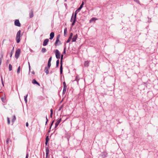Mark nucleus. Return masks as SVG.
I'll list each match as a JSON object with an SVG mask.
<instances>
[{"label":"nucleus","instance_id":"obj_31","mask_svg":"<svg viewBox=\"0 0 158 158\" xmlns=\"http://www.w3.org/2000/svg\"><path fill=\"white\" fill-rule=\"evenodd\" d=\"M3 59V55L2 54V55L1 56L0 58V65H1L2 63V60Z\"/></svg>","mask_w":158,"mask_h":158},{"label":"nucleus","instance_id":"obj_17","mask_svg":"<svg viewBox=\"0 0 158 158\" xmlns=\"http://www.w3.org/2000/svg\"><path fill=\"white\" fill-rule=\"evenodd\" d=\"M107 154L106 152H103L102 153V158H105L107 156Z\"/></svg>","mask_w":158,"mask_h":158},{"label":"nucleus","instance_id":"obj_18","mask_svg":"<svg viewBox=\"0 0 158 158\" xmlns=\"http://www.w3.org/2000/svg\"><path fill=\"white\" fill-rule=\"evenodd\" d=\"M2 101L4 103H5L6 102V98L5 95L2 97H1Z\"/></svg>","mask_w":158,"mask_h":158},{"label":"nucleus","instance_id":"obj_6","mask_svg":"<svg viewBox=\"0 0 158 158\" xmlns=\"http://www.w3.org/2000/svg\"><path fill=\"white\" fill-rule=\"evenodd\" d=\"M63 89L62 92V94L63 95L66 92V89H67V85H66V83L65 81L63 82Z\"/></svg>","mask_w":158,"mask_h":158},{"label":"nucleus","instance_id":"obj_53","mask_svg":"<svg viewBox=\"0 0 158 158\" xmlns=\"http://www.w3.org/2000/svg\"><path fill=\"white\" fill-rule=\"evenodd\" d=\"M32 73H33V74H35V73H34V72H32Z\"/></svg>","mask_w":158,"mask_h":158},{"label":"nucleus","instance_id":"obj_47","mask_svg":"<svg viewBox=\"0 0 158 158\" xmlns=\"http://www.w3.org/2000/svg\"><path fill=\"white\" fill-rule=\"evenodd\" d=\"M26 127H28V122H27L26 123Z\"/></svg>","mask_w":158,"mask_h":158},{"label":"nucleus","instance_id":"obj_24","mask_svg":"<svg viewBox=\"0 0 158 158\" xmlns=\"http://www.w3.org/2000/svg\"><path fill=\"white\" fill-rule=\"evenodd\" d=\"M59 60L58 59L56 61V67L58 68L59 67Z\"/></svg>","mask_w":158,"mask_h":158},{"label":"nucleus","instance_id":"obj_40","mask_svg":"<svg viewBox=\"0 0 158 158\" xmlns=\"http://www.w3.org/2000/svg\"><path fill=\"white\" fill-rule=\"evenodd\" d=\"M7 123H8V124H10V120L9 118L7 117Z\"/></svg>","mask_w":158,"mask_h":158},{"label":"nucleus","instance_id":"obj_44","mask_svg":"<svg viewBox=\"0 0 158 158\" xmlns=\"http://www.w3.org/2000/svg\"><path fill=\"white\" fill-rule=\"evenodd\" d=\"M29 156V154L28 153H27L26 155V156L25 158H28Z\"/></svg>","mask_w":158,"mask_h":158},{"label":"nucleus","instance_id":"obj_36","mask_svg":"<svg viewBox=\"0 0 158 158\" xmlns=\"http://www.w3.org/2000/svg\"><path fill=\"white\" fill-rule=\"evenodd\" d=\"M134 1L138 4H140V3L139 0H134Z\"/></svg>","mask_w":158,"mask_h":158},{"label":"nucleus","instance_id":"obj_3","mask_svg":"<svg viewBox=\"0 0 158 158\" xmlns=\"http://www.w3.org/2000/svg\"><path fill=\"white\" fill-rule=\"evenodd\" d=\"M63 55L62 54L61 56V60L60 62V74H62L63 73V67H62V60L63 59Z\"/></svg>","mask_w":158,"mask_h":158},{"label":"nucleus","instance_id":"obj_4","mask_svg":"<svg viewBox=\"0 0 158 158\" xmlns=\"http://www.w3.org/2000/svg\"><path fill=\"white\" fill-rule=\"evenodd\" d=\"M21 50L19 48L16 51L15 53V57L16 59L19 58V55L20 54Z\"/></svg>","mask_w":158,"mask_h":158},{"label":"nucleus","instance_id":"obj_10","mask_svg":"<svg viewBox=\"0 0 158 158\" xmlns=\"http://www.w3.org/2000/svg\"><path fill=\"white\" fill-rule=\"evenodd\" d=\"M49 42V39H45L44 41L43 45V46H46Z\"/></svg>","mask_w":158,"mask_h":158},{"label":"nucleus","instance_id":"obj_2","mask_svg":"<svg viewBox=\"0 0 158 158\" xmlns=\"http://www.w3.org/2000/svg\"><path fill=\"white\" fill-rule=\"evenodd\" d=\"M60 34L58 35L56 37V40L55 43V45L56 46L57 45H59V44H61L60 43Z\"/></svg>","mask_w":158,"mask_h":158},{"label":"nucleus","instance_id":"obj_41","mask_svg":"<svg viewBox=\"0 0 158 158\" xmlns=\"http://www.w3.org/2000/svg\"><path fill=\"white\" fill-rule=\"evenodd\" d=\"M52 57L51 56L49 59L48 60V62H51L52 60Z\"/></svg>","mask_w":158,"mask_h":158},{"label":"nucleus","instance_id":"obj_27","mask_svg":"<svg viewBox=\"0 0 158 158\" xmlns=\"http://www.w3.org/2000/svg\"><path fill=\"white\" fill-rule=\"evenodd\" d=\"M97 19L95 18H93L90 20V22H91L93 21H95Z\"/></svg>","mask_w":158,"mask_h":158},{"label":"nucleus","instance_id":"obj_34","mask_svg":"<svg viewBox=\"0 0 158 158\" xmlns=\"http://www.w3.org/2000/svg\"><path fill=\"white\" fill-rule=\"evenodd\" d=\"M49 136H48L46 137L45 141L48 142V141H49Z\"/></svg>","mask_w":158,"mask_h":158},{"label":"nucleus","instance_id":"obj_23","mask_svg":"<svg viewBox=\"0 0 158 158\" xmlns=\"http://www.w3.org/2000/svg\"><path fill=\"white\" fill-rule=\"evenodd\" d=\"M41 51L43 53H44L46 51V49L45 48H42Z\"/></svg>","mask_w":158,"mask_h":158},{"label":"nucleus","instance_id":"obj_35","mask_svg":"<svg viewBox=\"0 0 158 158\" xmlns=\"http://www.w3.org/2000/svg\"><path fill=\"white\" fill-rule=\"evenodd\" d=\"M51 66V62H48V67H48V68H50V67Z\"/></svg>","mask_w":158,"mask_h":158},{"label":"nucleus","instance_id":"obj_9","mask_svg":"<svg viewBox=\"0 0 158 158\" xmlns=\"http://www.w3.org/2000/svg\"><path fill=\"white\" fill-rule=\"evenodd\" d=\"M14 23L15 25L16 26L20 27L21 26V24L18 19H16Z\"/></svg>","mask_w":158,"mask_h":158},{"label":"nucleus","instance_id":"obj_39","mask_svg":"<svg viewBox=\"0 0 158 158\" xmlns=\"http://www.w3.org/2000/svg\"><path fill=\"white\" fill-rule=\"evenodd\" d=\"M71 39L70 38H69L68 40H67L66 41V42L67 43H69L70 42V41Z\"/></svg>","mask_w":158,"mask_h":158},{"label":"nucleus","instance_id":"obj_19","mask_svg":"<svg viewBox=\"0 0 158 158\" xmlns=\"http://www.w3.org/2000/svg\"><path fill=\"white\" fill-rule=\"evenodd\" d=\"M84 2H83L80 5V6L79 7L78 9L77 10H76V11L75 12H77V10H80L81 9V8H82L83 6L84 5Z\"/></svg>","mask_w":158,"mask_h":158},{"label":"nucleus","instance_id":"obj_13","mask_svg":"<svg viewBox=\"0 0 158 158\" xmlns=\"http://www.w3.org/2000/svg\"><path fill=\"white\" fill-rule=\"evenodd\" d=\"M77 34H76V35H74L73 36V38L72 39V41L73 42L76 41L77 39Z\"/></svg>","mask_w":158,"mask_h":158},{"label":"nucleus","instance_id":"obj_49","mask_svg":"<svg viewBox=\"0 0 158 158\" xmlns=\"http://www.w3.org/2000/svg\"><path fill=\"white\" fill-rule=\"evenodd\" d=\"M51 113H53V110L52 109H51L50 110Z\"/></svg>","mask_w":158,"mask_h":158},{"label":"nucleus","instance_id":"obj_1","mask_svg":"<svg viewBox=\"0 0 158 158\" xmlns=\"http://www.w3.org/2000/svg\"><path fill=\"white\" fill-rule=\"evenodd\" d=\"M21 31L19 30L17 33L16 40L17 43H19L20 41Z\"/></svg>","mask_w":158,"mask_h":158},{"label":"nucleus","instance_id":"obj_20","mask_svg":"<svg viewBox=\"0 0 158 158\" xmlns=\"http://www.w3.org/2000/svg\"><path fill=\"white\" fill-rule=\"evenodd\" d=\"M16 119V118L15 115H13L12 117V122L13 124Z\"/></svg>","mask_w":158,"mask_h":158},{"label":"nucleus","instance_id":"obj_52","mask_svg":"<svg viewBox=\"0 0 158 158\" xmlns=\"http://www.w3.org/2000/svg\"><path fill=\"white\" fill-rule=\"evenodd\" d=\"M63 158H68V157L67 156H65V157H64Z\"/></svg>","mask_w":158,"mask_h":158},{"label":"nucleus","instance_id":"obj_43","mask_svg":"<svg viewBox=\"0 0 158 158\" xmlns=\"http://www.w3.org/2000/svg\"><path fill=\"white\" fill-rule=\"evenodd\" d=\"M9 138H8L7 139H6V144H8L9 143Z\"/></svg>","mask_w":158,"mask_h":158},{"label":"nucleus","instance_id":"obj_48","mask_svg":"<svg viewBox=\"0 0 158 158\" xmlns=\"http://www.w3.org/2000/svg\"><path fill=\"white\" fill-rule=\"evenodd\" d=\"M48 141H46L45 142V144L46 145H48Z\"/></svg>","mask_w":158,"mask_h":158},{"label":"nucleus","instance_id":"obj_37","mask_svg":"<svg viewBox=\"0 0 158 158\" xmlns=\"http://www.w3.org/2000/svg\"><path fill=\"white\" fill-rule=\"evenodd\" d=\"M73 35V33H70V35H69V38H71V39H72V37Z\"/></svg>","mask_w":158,"mask_h":158},{"label":"nucleus","instance_id":"obj_26","mask_svg":"<svg viewBox=\"0 0 158 158\" xmlns=\"http://www.w3.org/2000/svg\"><path fill=\"white\" fill-rule=\"evenodd\" d=\"M27 96L28 94H27L26 96H24V99L26 103H27Z\"/></svg>","mask_w":158,"mask_h":158},{"label":"nucleus","instance_id":"obj_32","mask_svg":"<svg viewBox=\"0 0 158 158\" xmlns=\"http://www.w3.org/2000/svg\"><path fill=\"white\" fill-rule=\"evenodd\" d=\"M9 70L10 71H11L12 70V66L11 64H10L9 66Z\"/></svg>","mask_w":158,"mask_h":158},{"label":"nucleus","instance_id":"obj_25","mask_svg":"<svg viewBox=\"0 0 158 158\" xmlns=\"http://www.w3.org/2000/svg\"><path fill=\"white\" fill-rule=\"evenodd\" d=\"M74 15V13H73L72 14V16L71 17V20H70V21L71 22H73V18L74 17H73Z\"/></svg>","mask_w":158,"mask_h":158},{"label":"nucleus","instance_id":"obj_30","mask_svg":"<svg viewBox=\"0 0 158 158\" xmlns=\"http://www.w3.org/2000/svg\"><path fill=\"white\" fill-rule=\"evenodd\" d=\"M20 66H19L18 68V69H17V73L18 74H19L20 73Z\"/></svg>","mask_w":158,"mask_h":158},{"label":"nucleus","instance_id":"obj_29","mask_svg":"<svg viewBox=\"0 0 158 158\" xmlns=\"http://www.w3.org/2000/svg\"><path fill=\"white\" fill-rule=\"evenodd\" d=\"M14 52V47L11 50V52L10 53V57H11L13 53Z\"/></svg>","mask_w":158,"mask_h":158},{"label":"nucleus","instance_id":"obj_28","mask_svg":"<svg viewBox=\"0 0 158 158\" xmlns=\"http://www.w3.org/2000/svg\"><path fill=\"white\" fill-rule=\"evenodd\" d=\"M67 32V28H65L64 29V36H66V34Z\"/></svg>","mask_w":158,"mask_h":158},{"label":"nucleus","instance_id":"obj_14","mask_svg":"<svg viewBox=\"0 0 158 158\" xmlns=\"http://www.w3.org/2000/svg\"><path fill=\"white\" fill-rule=\"evenodd\" d=\"M49 68L47 67L45 68L44 69V72L46 73V74L47 75L49 73Z\"/></svg>","mask_w":158,"mask_h":158},{"label":"nucleus","instance_id":"obj_21","mask_svg":"<svg viewBox=\"0 0 158 158\" xmlns=\"http://www.w3.org/2000/svg\"><path fill=\"white\" fill-rule=\"evenodd\" d=\"M33 16V12L31 10L29 13V17L30 18H31Z\"/></svg>","mask_w":158,"mask_h":158},{"label":"nucleus","instance_id":"obj_11","mask_svg":"<svg viewBox=\"0 0 158 158\" xmlns=\"http://www.w3.org/2000/svg\"><path fill=\"white\" fill-rule=\"evenodd\" d=\"M46 158H47V157L49 155V148L48 147H46Z\"/></svg>","mask_w":158,"mask_h":158},{"label":"nucleus","instance_id":"obj_33","mask_svg":"<svg viewBox=\"0 0 158 158\" xmlns=\"http://www.w3.org/2000/svg\"><path fill=\"white\" fill-rule=\"evenodd\" d=\"M66 46H64V52H63V53L64 54H66Z\"/></svg>","mask_w":158,"mask_h":158},{"label":"nucleus","instance_id":"obj_8","mask_svg":"<svg viewBox=\"0 0 158 158\" xmlns=\"http://www.w3.org/2000/svg\"><path fill=\"white\" fill-rule=\"evenodd\" d=\"M61 121V118H59L58 119L57 121L56 122L55 124V128H56L58 126L59 124L60 123Z\"/></svg>","mask_w":158,"mask_h":158},{"label":"nucleus","instance_id":"obj_51","mask_svg":"<svg viewBox=\"0 0 158 158\" xmlns=\"http://www.w3.org/2000/svg\"><path fill=\"white\" fill-rule=\"evenodd\" d=\"M28 64H29V70H30V63H29V62H28Z\"/></svg>","mask_w":158,"mask_h":158},{"label":"nucleus","instance_id":"obj_5","mask_svg":"<svg viewBox=\"0 0 158 158\" xmlns=\"http://www.w3.org/2000/svg\"><path fill=\"white\" fill-rule=\"evenodd\" d=\"M55 53L56 57L57 59H59L60 57V53L58 49L55 50Z\"/></svg>","mask_w":158,"mask_h":158},{"label":"nucleus","instance_id":"obj_42","mask_svg":"<svg viewBox=\"0 0 158 158\" xmlns=\"http://www.w3.org/2000/svg\"><path fill=\"white\" fill-rule=\"evenodd\" d=\"M54 120H53L52 122V123H51V125H50V129H51V127L53 125V123H54Z\"/></svg>","mask_w":158,"mask_h":158},{"label":"nucleus","instance_id":"obj_38","mask_svg":"<svg viewBox=\"0 0 158 158\" xmlns=\"http://www.w3.org/2000/svg\"><path fill=\"white\" fill-rule=\"evenodd\" d=\"M63 105H62L60 107L59 109V110H58L59 111H60V110L62 108H63Z\"/></svg>","mask_w":158,"mask_h":158},{"label":"nucleus","instance_id":"obj_16","mask_svg":"<svg viewBox=\"0 0 158 158\" xmlns=\"http://www.w3.org/2000/svg\"><path fill=\"white\" fill-rule=\"evenodd\" d=\"M89 62L88 60L85 61L84 63V65L85 67H88L89 66Z\"/></svg>","mask_w":158,"mask_h":158},{"label":"nucleus","instance_id":"obj_12","mask_svg":"<svg viewBox=\"0 0 158 158\" xmlns=\"http://www.w3.org/2000/svg\"><path fill=\"white\" fill-rule=\"evenodd\" d=\"M32 83L34 84H37L39 86H40V84L38 83L35 79H34L32 81Z\"/></svg>","mask_w":158,"mask_h":158},{"label":"nucleus","instance_id":"obj_45","mask_svg":"<svg viewBox=\"0 0 158 158\" xmlns=\"http://www.w3.org/2000/svg\"><path fill=\"white\" fill-rule=\"evenodd\" d=\"M46 125L47 123L48 122V119L47 117V116H46Z\"/></svg>","mask_w":158,"mask_h":158},{"label":"nucleus","instance_id":"obj_22","mask_svg":"<svg viewBox=\"0 0 158 158\" xmlns=\"http://www.w3.org/2000/svg\"><path fill=\"white\" fill-rule=\"evenodd\" d=\"M79 78L78 76H77L76 77L75 79L74 80L75 81H76L78 83V81L79 80Z\"/></svg>","mask_w":158,"mask_h":158},{"label":"nucleus","instance_id":"obj_15","mask_svg":"<svg viewBox=\"0 0 158 158\" xmlns=\"http://www.w3.org/2000/svg\"><path fill=\"white\" fill-rule=\"evenodd\" d=\"M50 37L49 39L52 40V39L54 36V32H52L50 35Z\"/></svg>","mask_w":158,"mask_h":158},{"label":"nucleus","instance_id":"obj_7","mask_svg":"<svg viewBox=\"0 0 158 158\" xmlns=\"http://www.w3.org/2000/svg\"><path fill=\"white\" fill-rule=\"evenodd\" d=\"M77 12H75L74 13V17L73 18V22H72V26H73L75 23V22L76 21V19L77 17Z\"/></svg>","mask_w":158,"mask_h":158},{"label":"nucleus","instance_id":"obj_46","mask_svg":"<svg viewBox=\"0 0 158 158\" xmlns=\"http://www.w3.org/2000/svg\"><path fill=\"white\" fill-rule=\"evenodd\" d=\"M10 61V60H6V64H8L9 63V62Z\"/></svg>","mask_w":158,"mask_h":158},{"label":"nucleus","instance_id":"obj_50","mask_svg":"<svg viewBox=\"0 0 158 158\" xmlns=\"http://www.w3.org/2000/svg\"><path fill=\"white\" fill-rule=\"evenodd\" d=\"M52 114H53V113H51L50 114V117L51 118H52Z\"/></svg>","mask_w":158,"mask_h":158}]
</instances>
